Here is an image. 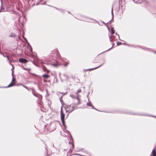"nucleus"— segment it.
<instances>
[{
	"mask_svg": "<svg viewBox=\"0 0 156 156\" xmlns=\"http://www.w3.org/2000/svg\"><path fill=\"white\" fill-rule=\"evenodd\" d=\"M16 36V35L15 34L11 33L9 35V37H14Z\"/></svg>",
	"mask_w": 156,
	"mask_h": 156,
	"instance_id": "nucleus-9",
	"label": "nucleus"
},
{
	"mask_svg": "<svg viewBox=\"0 0 156 156\" xmlns=\"http://www.w3.org/2000/svg\"><path fill=\"white\" fill-rule=\"evenodd\" d=\"M121 43H117V45H119L121 44Z\"/></svg>",
	"mask_w": 156,
	"mask_h": 156,
	"instance_id": "nucleus-25",
	"label": "nucleus"
},
{
	"mask_svg": "<svg viewBox=\"0 0 156 156\" xmlns=\"http://www.w3.org/2000/svg\"><path fill=\"white\" fill-rule=\"evenodd\" d=\"M123 44H126L125 43H123Z\"/></svg>",
	"mask_w": 156,
	"mask_h": 156,
	"instance_id": "nucleus-35",
	"label": "nucleus"
},
{
	"mask_svg": "<svg viewBox=\"0 0 156 156\" xmlns=\"http://www.w3.org/2000/svg\"><path fill=\"white\" fill-rule=\"evenodd\" d=\"M87 106H92V108H94L95 109H96L92 105V104H91V103H90V102H89L88 103H87Z\"/></svg>",
	"mask_w": 156,
	"mask_h": 156,
	"instance_id": "nucleus-8",
	"label": "nucleus"
},
{
	"mask_svg": "<svg viewBox=\"0 0 156 156\" xmlns=\"http://www.w3.org/2000/svg\"><path fill=\"white\" fill-rule=\"evenodd\" d=\"M61 59L65 63V64L64 65L65 66H67L68 64H69V62L68 61L66 62L65 61V60H66L65 58H61Z\"/></svg>",
	"mask_w": 156,
	"mask_h": 156,
	"instance_id": "nucleus-6",
	"label": "nucleus"
},
{
	"mask_svg": "<svg viewBox=\"0 0 156 156\" xmlns=\"http://www.w3.org/2000/svg\"><path fill=\"white\" fill-rule=\"evenodd\" d=\"M111 20H111L110 21H109V22L108 23H110V22H111Z\"/></svg>",
	"mask_w": 156,
	"mask_h": 156,
	"instance_id": "nucleus-30",
	"label": "nucleus"
},
{
	"mask_svg": "<svg viewBox=\"0 0 156 156\" xmlns=\"http://www.w3.org/2000/svg\"><path fill=\"white\" fill-rule=\"evenodd\" d=\"M42 76L45 78V79H47L49 77V76L47 74H44V75H43Z\"/></svg>",
	"mask_w": 156,
	"mask_h": 156,
	"instance_id": "nucleus-10",
	"label": "nucleus"
},
{
	"mask_svg": "<svg viewBox=\"0 0 156 156\" xmlns=\"http://www.w3.org/2000/svg\"><path fill=\"white\" fill-rule=\"evenodd\" d=\"M20 18H19V21L20 20Z\"/></svg>",
	"mask_w": 156,
	"mask_h": 156,
	"instance_id": "nucleus-36",
	"label": "nucleus"
},
{
	"mask_svg": "<svg viewBox=\"0 0 156 156\" xmlns=\"http://www.w3.org/2000/svg\"><path fill=\"white\" fill-rule=\"evenodd\" d=\"M14 80H15V79L14 77H13L12 81L11 82V83L10 84H9L8 86H7L6 87H5L7 88V87H10L12 86L13 85H14V83H12L13 82Z\"/></svg>",
	"mask_w": 156,
	"mask_h": 156,
	"instance_id": "nucleus-3",
	"label": "nucleus"
},
{
	"mask_svg": "<svg viewBox=\"0 0 156 156\" xmlns=\"http://www.w3.org/2000/svg\"><path fill=\"white\" fill-rule=\"evenodd\" d=\"M23 39H24L26 41H27V39L26 38H25L23 36Z\"/></svg>",
	"mask_w": 156,
	"mask_h": 156,
	"instance_id": "nucleus-21",
	"label": "nucleus"
},
{
	"mask_svg": "<svg viewBox=\"0 0 156 156\" xmlns=\"http://www.w3.org/2000/svg\"><path fill=\"white\" fill-rule=\"evenodd\" d=\"M33 94L35 96V95L34 94L33 92Z\"/></svg>",
	"mask_w": 156,
	"mask_h": 156,
	"instance_id": "nucleus-33",
	"label": "nucleus"
},
{
	"mask_svg": "<svg viewBox=\"0 0 156 156\" xmlns=\"http://www.w3.org/2000/svg\"><path fill=\"white\" fill-rule=\"evenodd\" d=\"M112 48V46L111 48H109L108 51L110 50L111 48Z\"/></svg>",
	"mask_w": 156,
	"mask_h": 156,
	"instance_id": "nucleus-28",
	"label": "nucleus"
},
{
	"mask_svg": "<svg viewBox=\"0 0 156 156\" xmlns=\"http://www.w3.org/2000/svg\"><path fill=\"white\" fill-rule=\"evenodd\" d=\"M1 1H2V0H1Z\"/></svg>",
	"mask_w": 156,
	"mask_h": 156,
	"instance_id": "nucleus-37",
	"label": "nucleus"
},
{
	"mask_svg": "<svg viewBox=\"0 0 156 156\" xmlns=\"http://www.w3.org/2000/svg\"><path fill=\"white\" fill-rule=\"evenodd\" d=\"M19 61L20 62L23 63H26L27 62V60L24 58H20L19 59Z\"/></svg>",
	"mask_w": 156,
	"mask_h": 156,
	"instance_id": "nucleus-5",
	"label": "nucleus"
},
{
	"mask_svg": "<svg viewBox=\"0 0 156 156\" xmlns=\"http://www.w3.org/2000/svg\"><path fill=\"white\" fill-rule=\"evenodd\" d=\"M49 102H50V101H48V103H49Z\"/></svg>",
	"mask_w": 156,
	"mask_h": 156,
	"instance_id": "nucleus-34",
	"label": "nucleus"
},
{
	"mask_svg": "<svg viewBox=\"0 0 156 156\" xmlns=\"http://www.w3.org/2000/svg\"><path fill=\"white\" fill-rule=\"evenodd\" d=\"M103 23H104V24H105L106 26V24L104 22H103Z\"/></svg>",
	"mask_w": 156,
	"mask_h": 156,
	"instance_id": "nucleus-29",
	"label": "nucleus"
},
{
	"mask_svg": "<svg viewBox=\"0 0 156 156\" xmlns=\"http://www.w3.org/2000/svg\"><path fill=\"white\" fill-rule=\"evenodd\" d=\"M64 76L65 77H66V78L67 79V78H68V76H67L66 75H64Z\"/></svg>",
	"mask_w": 156,
	"mask_h": 156,
	"instance_id": "nucleus-23",
	"label": "nucleus"
},
{
	"mask_svg": "<svg viewBox=\"0 0 156 156\" xmlns=\"http://www.w3.org/2000/svg\"><path fill=\"white\" fill-rule=\"evenodd\" d=\"M9 63L11 65L10 61H9Z\"/></svg>",
	"mask_w": 156,
	"mask_h": 156,
	"instance_id": "nucleus-31",
	"label": "nucleus"
},
{
	"mask_svg": "<svg viewBox=\"0 0 156 156\" xmlns=\"http://www.w3.org/2000/svg\"><path fill=\"white\" fill-rule=\"evenodd\" d=\"M3 56H4V57H6L7 58V60H9V57L8 56H5L4 55H3Z\"/></svg>",
	"mask_w": 156,
	"mask_h": 156,
	"instance_id": "nucleus-20",
	"label": "nucleus"
},
{
	"mask_svg": "<svg viewBox=\"0 0 156 156\" xmlns=\"http://www.w3.org/2000/svg\"><path fill=\"white\" fill-rule=\"evenodd\" d=\"M52 55L51 56H53L52 59H55L56 57H59V53L57 49L54 50L52 51Z\"/></svg>",
	"mask_w": 156,
	"mask_h": 156,
	"instance_id": "nucleus-1",
	"label": "nucleus"
},
{
	"mask_svg": "<svg viewBox=\"0 0 156 156\" xmlns=\"http://www.w3.org/2000/svg\"><path fill=\"white\" fill-rule=\"evenodd\" d=\"M61 120V121L63 124V125L64 126H65V122L64 120V119H63V120Z\"/></svg>",
	"mask_w": 156,
	"mask_h": 156,
	"instance_id": "nucleus-16",
	"label": "nucleus"
},
{
	"mask_svg": "<svg viewBox=\"0 0 156 156\" xmlns=\"http://www.w3.org/2000/svg\"><path fill=\"white\" fill-rule=\"evenodd\" d=\"M37 62L40 64H42L43 63V62L42 60L40 59H37Z\"/></svg>",
	"mask_w": 156,
	"mask_h": 156,
	"instance_id": "nucleus-12",
	"label": "nucleus"
},
{
	"mask_svg": "<svg viewBox=\"0 0 156 156\" xmlns=\"http://www.w3.org/2000/svg\"><path fill=\"white\" fill-rule=\"evenodd\" d=\"M81 92V90H78L77 92H76V94H77L79 93L80 92Z\"/></svg>",
	"mask_w": 156,
	"mask_h": 156,
	"instance_id": "nucleus-19",
	"label": "nucleus"
},
{
	"mask_svg": "<svg viewBox=\"0 0 156 156\" xmlns=\"http://www.w3.org/2000/svg\"><path fill=\"white\" fill-rule=\"evenodd\" d=\"M48 107L49 108H50V106H51L50 105V104L48 105Z\"/></svg>",
	"mask_w": 156,
	"mask_h": 156,
	"instance_id": "nucleus-27",
	"label": "nucleus"
},
{
	"mask_svg": "<svg viewBox=\"0 0 156 156\" xmlns=\"http://www.w3.org/2000/svg\"><path fill=\"white\" fill-rule=\"evenodd\" d=\"M109 39H110V41H112V40L111 39V36H110L109 35Z\"/></svg>",
	"mask_w": 156,
	"mask_h": 156,
	"instance_id": "nucleus-24",
	"label": "nucleus"
},
{
	"mask_svg": "<svg viewBox=\"0 0 156 156\" xmlns=\"http://www.w3.org/2000/svg\"><path fill=\"white\" fill-rule=\"evenodd\" d=\"M52 66H55L57 67L60 64L59 63H58L57 62H56V63H55V64H52Z\"/></svg>",
	"mask_w": 156,
	"mask_h": 156,
	"instance_id": "nucleus-11",
	"label": "nucleus"
},
{
	"mask_svg": "<svg viewBox=\"0 0 156 156\" xmlns=\"http://www.w3.org/2000/svg\"><path fill=\"white\" fill-rule=\"evenodd\" d=\"M28 48L29 49L30 51L31 52L32 51V48L31 46V45H30L29 47H28Z\"/></svg>",
	"mask_w": 156,
	"mask_h": 156,
	"instance_id": "nucleus-15",
	"label": "nucleus"
},
{
	"mask_svg": "<svg viewBox=\"0 0 156 156\" xmlns=\"http://www.w3.org/2000/svg\"><path fill=\"white\" fill-rule=\"evenodd\" d=\"M101 65H100V66H98V67H96V68H93V69H87V71H88V70H93V69H97L99 67L101 66Z\"/></svg>",
	"mask_w": 156,
	"mask_h": 156,
	"instance_id": "nucleus-14",
	"label": "nucleus"
},
{
	"mask_svg": "<svg viewBox=\"0 0 156 156\" xmlns=\"http://www.w3.org/2000/svg\"><path fill=\"white\" fill-rule=\"evenodd\" d=\"M27 44V45L28 46V47H29L30 46V44L27 41H26Z\"/></svg>",
	"mask_w": 156,
	"mask_h": 156,
	"instance_id": "nucleus-22",
	"label": "nucleus"
},
{
	"mask_svg": "<svg viewBox=\"0 0 156 156\" xmlns=\"http://www.w3.org/2000/svg\"><path fill=\"white\" fill-rule=\"evenodd\" d=\"M24 70H27V69H26V68H24Z\"/></svg>",
	"mask_w": 156,
	"mask_h": 156,
	"instance_id": "nucleus-32",
	"label": "nucleus"
},
{
	"mask_svg": "<svg viewBox=\"0 0 156 156\" xmlns=\"http://www.w3.org/2000/svg\"><path fill=\"white\" fill-rule=\"evenodd\" d=\"M4 8H3L2 6H1L0 9V12L2 10H4Z\"/></svg>",
	"mask_w": 156,
	"mask_h": 156,
	"instance_id": "nucleus-18",
	"label": "nucleus"
},
{
	"mask_svg": "<svg viewBox=\"0 0 156 156\" xmlns=\"http://www.w3.org/2000/svg\"><path fill=\"white\" fill-rule=\"evenodd\" d=\"M153 156H156V151L155 149L154 148L152 152Z\"/></svg>",
	"mask_w": 156,
	"mask_h": 156,
	"instance_id": "nucleus-7",
	"label": "nucleus"
},
{
	"mask_svg": "<svg viewBox=\"0 0 156 156\" xmlns=\"http://www.w3.org/2000/svg\"><path fill=\"white\" fill-rule=\"evenodd\" d=\"M60 113H61V120H63V119H64V117H65V115L62 112V108H61Z\"/></svg>",
	"mask_w": 156,
	"mask_h": 156,
	"instance_id": "nucleus-4",
	"label": "nucleus"
},
{
	"mask_svg": "<svg viewBox=\"0 0 156 156\" xmlns=\"http://www.w3.org/2000/svg\"><path fill=\"white\" fill-rule=\"evenodd\" d=\"M111 33L112 34H113L115 33V31L114 30L113 27L111 28Z\"/></svg>",
	"mask_w": 156,
	"mask_h": 156,
	"instance_id": "nucleus-13",
	"label": "nucleus"
},
{
	"mask_svg": "<svg viewBox=\"0 0 156 156\" xmlns=\"http://www.w3.org/2000/svg\"><path fill=\"white\" fill-rule=\"evenodd\" d=\"M74 108L73 106H72L71 105H66L65 107V110L66 112H68L69 113L72 112L74 109Z\"/></svg>",
	"mask_w": 156,
	"mask_h": 156,
	"instance_id": "nucleus-2",
	"label": "nucleus"
},
{
	"mask_svg": "<svg viewBox=\"0 0 156 156\" xmlns=\"http://www.w3.org/2000/svg\"><path fill=\"white\" fill-rule=\"evenodd\" d=\"M23 86L25 87V88H26L27 89H28V88L26 86Z\"/></svg>",
	"mask_w": 156,
	"mask_h": 156,
	"instance_id": "nucleus-26",
	"label": "nucleus"
},
{
	"mask_svg": "<svg viewBox=\"0 0 156 156\" xmlns=\"http://www.w3.org/2000/svg\"><path fill=\"white\" fill-rule=\"evenodd\" d=\"M111 14H112V20L113 18V17H114L113 14V7H112V9Z\"/></svg>",
	"mask_w": 156,
	"mask_h": 156,
	"instance_id": "nucleus-17",
	"label": "nucleus"
}]
</instances>
